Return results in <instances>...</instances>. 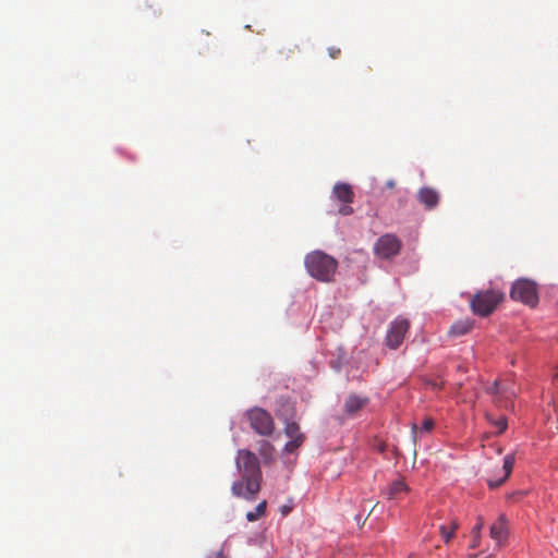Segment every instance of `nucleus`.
Instances as JSON below:
<instances>
[{"label":"nucleus","mask_w":558,"mask_h":558,"mask_svg":"<svg viewBox=\"0 0 558 558\" xmlns=\"http://www.w3.org/2000/svg\"><path fill=\"white\" fill-rule=\"evenodd\" d=\"M236 469L241 478L233 482L231 493L238 498L253 501L260 490L262 471L255 453L241 449L238 451Z\"/></svg>","instance_id":"f257e3e1"},{"label":"nucleus","mask_w":558,"mask_h":558,"mask_svg":"<svg viewBox=\"0 0 558 558\" xmlns=\"http://www.w3.org/2000/svg\"><path fill=\"white\" fill-rule=\"evenodd\" d=\"M304 264L307 272L323 282H330L336 274L338 262L330 255L314 251L305 256Z\"/></svg>","instance_id":"f03ea898"},{"label":"nucleus","mask_w":558,"mask_h":558,"mask_svg":"<svg viewBox=\"0 0 558 558\" xmlns=\"http://www.w3.org/2000/svg\"><path fill=\"white\" fill-rule=\"evenodd\" d=\"M504 299V292L488 289L475 293L470 301V305L474 314L486 317L497 308Z\"/></svg>","instance_id":"7ed1b4c3"},{"label":"nucleus","mask_w":558,"mask_h":558,"mask_svg":"<svg viewBox=\"0 0 558 558\" xmlns=\"http://www.w3.org/2000/svg\"><path fill=\"white\" fill-rule=\"evenodd\" d=\"M510 296L514 301L522 302L531 307L538 303V293L535 282L529 279L517 280L511 288Z\"/></svg>","instance_id":"20e7f679"},{"label":"nucleus","mask_w":558,"mask_h":558,"mask_svg":"<svg viewBox=\"0 0 558 558\" xmlns=\"http://www.w3.org/2000/svg\"><path fill=\"white\" fill-rule=\"evenodd\" d=\"M247 418L251 427L262 436H270L275 429L271 415L262 408H254L247 411Z\"/></svg>","instance_id":"39448f33"},{"label":"nucleus","mask_w":558,"mask_h":558,"mask_svg":"<svg viewBox=\"0 0 558 558\" xmlns=\"http://www.w3.org/2000/svg\"><path fill=\"white\" fill-rule=\"evenodd\" d=\"M402 247L400 239L391 233L378 238L374 244V254L383 259H390L397 256Z\"/></svg>","instance_id":"423d86ee"},{"label":"nucleus","mask_w":558,"mask_h":558,"mask_svg":"<svg viewBox=\"0 0 558 558\" xmlns=\"http://www.w3.org/2000/svg\"><path fill=\"white\" fill-rule=\"evenodd\" d=\"M409 328L410 323L408 319L401 317L396 318L391 323L390 328L386 335V345L392 350L398 349L402 344Z\"/></svg>","instance_id":"0eeeda50"},{"label":"nucleus","mask_w":558,"mask_h":558,"mask_svg":"<svg viewBox=\"0 0 558 558\" xmlns=\"http://www.w3.org/2000/svg\"><path fill=\"white\" fill-rule=\"evenodd\" d=\"M332 196L342 205L338 208V214L341 216H349L353 214L351 204L354 199V192L352 186L348 183H337L332 189Z\"/></svg>","instance_id":"6e6552de"},{"label":"nucleus","mask_w":558,"mask_h":558,"mask_svg":"<svg viewBox=\"0 0 558 558\" xmlns=\"http://www.w3.org/2000/svg\"><path fill=\"white\" fill-rule=\"evenodd\" d=\"M417 199L427 210H432L439 203V193L432 187H422L417 192Z\"/></svg>","instance_id":"1a4fd4ad"},{"label":"nucleus","mask_w":558,"mask_h":558,"mask_svg":"<svg viewBox=\"0 0 558 558\" xmlns=\"http://www.w3.org/2000/svg\"><path fill=\"white\" fill-rule=\"evenodd\" d=\"M368 402L369 399L367 397L350 395L344 401V411L348 415L352 416L366 407Z\"/></svg>","instance_id":"9d476101"},{"label":"nucleus","mask_w":558,"mask_h":558,"mask_svg":"<svg viewBox=\"0 0 558 558\" xmlns=\"http://www.w3.org/2000/svg\"><path fill=\"white\" fill-rule=\"evenodd\" d=\"M513 464H514V457H513V454H507L504 458V463H502V468H501L502 475L498 480L489 478L487 481L488 486L490 488H497L501 484H504L506 482V480L509 477V475L511 474L512 469H513Z\"/></svg>","instance_id":"9b49d317"},{"label":"nucleus","mask_w":558,"mask_h":558,"mask_svg":"<svg viewBox=\"0 0 558 558\" xmlns=\"http://www.w3.org/2000/svg\"><path fill=\"white\" fill-rule=\"evenodd\" d=\"M490 537L498 544L507 538V522L505 515H500L490 526Z\"/></svg>","instance_id":"f8f14e48"},{"label":"nucleus","mask_w":558,"mask_h":558,"mask_svg":"<svg viewBox=\"0 0 558 558\" xmlns=\"http://www.w3.org/2000/svg\"><path fill=\"white\" fill-rule=\"evenodd\" d=\"M410 488L402 480L393 481L386 490L388 499H400L404 494L409 493Z\"/></svg>","instance_id":"ddd939ff"},{"label":"nucleus","mask_w":558,"mask_h":558,"mask_svg":"<svg viewBox=\"0 0 558 558\" xmlns=\"http://www.w3.org/2000/svg\"><path fill=\"white\" fill-rule=\"evenodd\" d=\"M473 328V320L471 319H462L457 323H454L449 333L456 337L463 336L468 333Z\"/></svg>","instance_id":"4468645a"},{"label":"nucleus","mask_w":558,"mask_h":558,"mask_svg":"<svg viewBox=\"0 0 558 558\" xmlns=\"http://www.w3.org/2000/svg\"><path fill=\"white\" fill-rule=\"evenodd\" d=\"M266 509H267V501L266 500L260 501L253 511H248L246 513V515H245L246 520L250 522H255V521L259 520L260 518H263L266 514Z\"/></svg>","instance_id":"2eb2a0df"},{"label":"nucleus","mask_w":558,"mask_h":558,"mask_svg":"<svg viewBox=\"0 0 558 558\" xmlns=\"http://www.w3.org/2000/svg\"><path fill=\"white\" fill-rule=\"evenodd\" d=\"M458 529H459L458 521L452 520L449 527L446 525H440L439 532H440L441 536L444 537L445 542L449 543Z\"/></svg>","instance_id":"dca6fc26"},{"label":"nucleus","mask_w":558,"mask_h":558,"mask_svg":"<svg viewBox=\"0 0 558 558\" xmlns=\"http://www.w3.org/2000/svg\"><path fill=\"white\" fill-rule=\"evenodd\" d=\"M284 434L289 437V438H299V437H304V435L301 433L300 430V426L299 424H296L295 422H288L286 424V427H284Z\"/></svg>","instance_id":"f3484780"},{"label":"nucleus","mask_w":558,"mask_h":558,"mask_svg":"<svg viewBox=\"0 0 558 558\" xmlns=\"http://www.w3.org/2000/svg\"><path fill=\"white\" fill-rule=\"evenodd\" d=\"M258 451L264 459H271L274 447L270 445V442L263 440L259 444Z\"/></svg>","instance_id":"a211bd4d"},{"label":"nucleus","mask_w":558,"mask_h":558,"mask_svg":"<svg viewBox=\"0 0 558 558\" xmlns=\"http://www.w3.org/2000/svg\"><path fill=\"white\" fill-rule=\"evenodd\" d=\"M305 437L290 438L284 446V450L289 453L294 452L304 442Z\"/></svg>","instance_id":"6ab92c4d"},{"label":"nucleus","mask_w":558,"mask_h":558,"mask_svg":"<svg viewBox=\"0 0 558 558\" xmlns=\"http://www.w3.org/2000/svg\"><path fill=\"white\" fill-rule=\"evenodd\" d=\"M488 421L498 428V433H502L507 428V420L505 416H500L497 420H493L490 415H487Z\"/></svg>","instance_id":"aec40b11"},{"label":"nucleus","mask_w":558,"mask_h":558,"mask_svg":"<svg viewBox=\"0 0 558 558\" xmlns=\"http://www.w3.org/2000/svg\"><path fill=\"white\" fill-rule=\"evenodd\" d=\"M434 425H435L434 420L430 417H427L423 421L421 430L428 433L434 428Z\"/></svg>","instance_id":"412c9836"},{"label":"nucleus","mask_w":558,"mask_h":558,"mask_svg":"<svg viewBox=\"0 0 558 558\" xmlns=\"http://www.w3.org/2000/svg\"><path fill=\"white\" fill-rule=\"evenodd\" d=\"M484 526V519L483 517L478 515L477 517V522L476 524L473 526L472 529V534H476V535H481V532H482V529Z\"/></svg>","instance_id":"4be33fe9"},{"label":"nucleus","mask_w":558,"mask_h":558,"mask_svg":"<svg viewBox=\"0 0 558 558\" xmlns=\"http://www.w3.org/2000/svg\"><path fill=\"white\" fill-rule=\"evenodd\" d=\"M298 47L295 45H288L287 47H282L280 50H279V53L280 54H286V58H289L290 54H293L295 49Z\"/></svg>","instance_id":"5701e85b"},{"label":"nucleus","mask_w":558,"mask_h":558,"mask_svg":"<svg viewBox=\"0 0 558 558\" xmlns=\"http://www.w3.org/2000/svg\"><path fill=\"white\" fill-rule=\"evenodd\" d=\"M481 544V535L472 534V542L470 544V548H477Z\"/></svg>","instance_id":"b1692460"},{"label":"nucleus","mask_w":558,"mask_h":558,"mask_svg":"<svg viewBox=\"0 0 558 558\" xmlns=\"http://www.w3.org/2000/svg\"><path fill=\"white\" fill-rule=\"evenodd\" d=\"M328 53H329V56H330L332 59H337V58L340 56L341 50H340V48L330 47V48L328 49Z\"/></svg>","instance_id":"393cba45"},{"label":"nucleus","mask_w":558,"mask_h":558,"mask_svg":"<svg viewBox=\"0 0 558 558\" xmlns=\"http://www.w3.org/2000/svg\"><path fill=\"white\" fill-rule=\"evenodd\" d=\"M489 391H492L493 393H501L502 388L500 387L499 381H495L494 385L489 388Z\"/></svg>","instance_id":"a878e982"},{"label":"nucleus","mask_w":558,"mask_h":558,"mask_svg":"<svg viewBox=\"0 0 558 558\" xmlns=\"http://www.w3.org/2000/svg\"><path fill=\"white\" fill-rule=\"evenodd\" d=\"M290 511H291V507H290V506H286V505H284V506H282V507H281V513H282L283 515L289 514V513H290Z\"/></svg>","instance_id":"bb28decb"},{"label":"nucleus","mask_w":558,"mask_h":558,"mask_svg":"<svg viewBox=\"0 0 558 558\" xmlns=\"http://www.w3.org/2000/svg\"><path fill=\"white\" fill-rule=\"evenodd\" d=\"M395 184H396V183H395V181H393V180H389V181H387V182H386V186H387L388 189H393V187H395Z\"/></svg>","instance_id":"cd10ccee"},{"label":"nucleus","mask_w":558,"mask_h":558,"mask_svg":"<svg viewBox=\"0 0 558 558\" xmlns=\"http://www.w3.org/2000/svg\"><path fill=\"white\" fill-rule=\"evenodd\" d=\"M385 449H386V445H385V444H380V445L378 446V451L384 452V451H385Z\"/></svg>","instance_id":"c85d7f7f"},{"label":"nucleus","mask_w":558,"mask_h":558,"mask_svg":"<svg viewBox=\"0 0 558 558\" xmlns=\"http://www.w3.org/2000/svg\"><path fill=\"white\" fill-rule=\"evenodd\" d=\"M412 430H413V433H416V425L415 424H413Z\"/></svg>","instance_id":"c756f323"},{"label":"nucleus","mask_w":558,"mask_h":558,"mask_svg":"<svg viewBox=\"0 0 558 558\" xmlns=\"http://www.w3.org/2000/svg\"><path fill=\"white\" fill-rule=\"evenodd\" d=\"M218 557H219V558H222V551H219V553H218Z\"/></svg>","instance_id":"7c9ffc66"}]
</instances>
